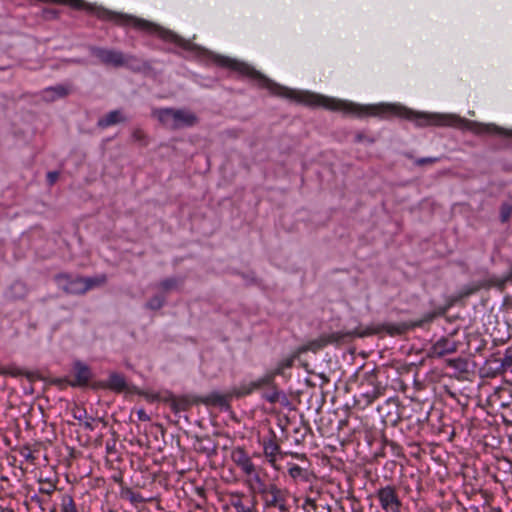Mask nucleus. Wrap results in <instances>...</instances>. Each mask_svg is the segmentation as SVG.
<instances>
[{
	"label": "nucleus",
	"mask_w": 512,
	"mask_h": 512,
	"mask_svg": "<svg viewBox=\"0 0 512 512\" xmlns=\"http://www.w3.org/2000/svg\"><path fill=\"white\" fill-rule=\"evenodd\" d=\"M475 290L476 289H470V290L466 291L463 295L468 296V295L472 294Z\"/></svg>",
	"instance_id": "nucleus-46"
},
{
	"label": "nucleus",
	"mask_w": 512,
	"mask_h": 512,
	"mask_svg": "<svg viewBox=\"0 0 512 512\" xmlns=\"http://www.w3.org/2000/svg\"><path fill=\"white\" fill-rule=\"evenodd\" d=\"M108 387L117 392L123 391L126 388L125 378L116 373L111 374L108 379Z\"/></svg>",
	"instance_id": "nucleus-27"
},
{
	"label": "nucleus",
	"mask_w": 512,
	"mask_h": 512,
	"mask_svg": "<svg viewBox=\"0 0 512 512\" xmlns=\"http://www.w3.org/2000/svg\"><path fill=\"white\" fill-rule=\"evenodd\" d=\"M85 426H86V427H88V428H90V429H92L91 424H90V423H88V422H86V423H85Z\"/></svg>",
	"instance_id": "nucleus-49"
},
{
	"label": "nucleus",
	"mask_w": 512,
	"mask_h": 512,
	"mask_svg": "<svg viewBox=\"0 0 512 512\" xmlns=\"http://www.w3.org/2000/svg\"><path fill=\"white\" fill-rule=\"evenodd\" d=\"M273 382H274L273 375H270L269 372H268V373H266L265 375H263L262 377H260V378H258L256 380H253V381H250V382H247V383H243L239 387L238 395H241V396L249 395V394L253 393L256 390H259V389L264 388L266 386L272 385Z\"/></svg>",
	"instance_id": "nucleus-14"
},
{
	"label": "nucleus",
	"mask_w": 512,
	"mask_h": 512,
	"mask_svg": "<svg viewBox=\"0 0 512 512\" xmlns=\"http://www.w3.org/2000/svg\"><path fill=\"white\" fill-rule=\"evenodd\" d=\"M268 388L262 395V397L269 403L275 404L281 402V399L286 400L285 394L277 388L275 381L272 385L266 386Z\"/></svg>",
	"instance_id": "nucleus-25"
},
{
	"label": "nucleus",
	"mask_w": 512,
	"mask_h": 512,
	"mask_svg": "<svg viewBox=\"0 0 512 512\" xmlns=\"http://www.w3.org/2000/svg\"><path fill=\"white\" fill-rule=\"evenodd\" d=\"M511 216H512V203H510V202L502 203V205L500 207L501 222H503V223L507 222Z\"/></svg>",
	"instance_id": "nucleus-32"
},
{
	"label": "nucleus",
	"mask_w": 512,
	"mask_h": 512,
	"mask_svg": "<svg viewBox=\"0 0 512 512\" xmlns=\"http://www.w3.org/2000/svg\"><path fill=\"white\" fill-rule=\"evenodd\" d=\"M469 129L477 134H503L506 136H510V133L505 132L502 128L497 127L494 124H480L476 122H469Z\"/></svg>",
	"instance_id": "nucleus-19"
},
{
	"label": "nucleus",
	"mask_w": 512,
	"mask_h": 512,
	"mask_svg": "<svg viewBox=\"0 0 512 512\" xmlns=\"http://www.w3.org/2000/svg\"><path fill=\"white\" fill-rule=\"evenodd\" d=\"M232 460L245 476L253 474L256 470V466L250 456L241 448H237L232 452Z\"/></svg>",
	"instance_id": "nucleus-13"
},
{
	"label": "nucleus",
	"mask_w": 512,
	"mask_h": 512,
	"mask_svg": "<svg viewBox=\"0 0 512 512\" xmlns=\"http://www.w3.org/2000/svg\"><path fill=\"white\" fill-rule=\"evenodd\" d=\"M273 512H279V510H274Z\"/></svg>",
	"instance_id": "nucleus-50"
},
{
	"label": "nucleus",
	"mask_w": 512,
	"mask_h": 512,
	"mask_svg": "<svg viewBox=\"0 0 512 512\" xmlns=\"http://www.w3.org/2000/svg\"><path fill=\"white\" fill-rule=\"evenodd\" d=\"M113 480L121 485V495L124 497L125 495H128V490H125L123 488V473L119 472L118 474H114L112 476Z\"/></svg>",
	"instance_id": "nucleus-36"
},
{
	"label": "nucleus",
	"mask_w": 512,
	"mask_h": 512,
	"mask_svg": "<svg viewBox=\"0 0 512 512\" xmlns=\"http://www.w3.org/2000/svg\"><path fill=\"white\" fill-rule=\"evenodd\" d=\"M446 365L458 374H465L469 371V363L467 359L462 357L447 359Z\"/></svg>",
	"instance_id": "nucleus-26"
},
{
	"label": "nucleus",
	"mask_w": 512,
	"mask_h": 512,
	"mask_svg": "<svg viewBox=\"0 0 512 512\" xmlns=\"http://www.w3.org/2000/svg\"><path fill=\"white\" fill-rule=\"evenodd\" d=\"M227 504L235 512H254L256 500L242 491H230L227 493Z\"/></svg>",
	"instance_id": "nucleus-8"
},
{
	"label": "nucleus",
	"mask_w": 512,
	"mask_h": 512,
	"mask_svg": "<svg viewBox=\"0 0 512 512\" xmlns=\"http://www.w3.org/2000/svg\"><path fill=\"white\" fill-rule=\"evenodd\" d=\"M175 286H176L175 280L168 279V280H165L160 283L159 289L161 291H168V290H171L172 288H174Z\"/></svg>",
	"instance_id": "nucleus-35"
},
{
	"label": "nucleus",
	"mask_w": 512,
	"mask_h": 512,
	"mask_svg": "<svg viewBox=\"0 0 512 512\" xmlns=\"http://www.w3.org/2000/svg\"><path fill=\"white\" fill-rule=\"evenodd\" d=\"M69 89L64 85L48 87L43 91V98L47 101H54L58 98L68 95Z\"/></svg>",
	"instance_id": "nucleus-24"
},
{
	"label": "nucleus",
	"mask_w": 512,
	"mask_h": 512,
	"mask_svg": "<svg viewBox=\"0 0 512 512\" xmlns=\"http://www.w3.org/2000/svg\"><path fill=\"white\" fill-rule=\"evenodd\" d=\"M384 388L375 382L374 376H369L366 382L360 384V392L355 395V404L362 410L371 405L383 394Z\"/></svg>",
	"instance_id": "nucleus-6"
},
{
	"label": "nucleus",
	"mask_w": 512,
	"mask_h": 512,
	"mask_svg": "<svg viewBox=\"0 0 512 512\" xmlns=\"http://www.w3.org/2000/svg\"><path fill=\"white\" fill-rule=\"evenodd\" d=\"M31 500H32L33 502H36V503L40 504V505L42 504V500H41V498H40L39 496H37V495L32 496V497H31Z\"/></svg>",
	"instance_id": "nucleus-44"
},
{
	"label": "nucleus",
	"mask_w": 512,
	"mask_h": 512,
	"mask_svg": "<svg viewBox=\"0 0 512 512\" xmlns=\"http://www.w3.org/2000/svg\"><path fill=\"white\" fill-rule=\"evenodd\" d=\"M437 159L436 158H420L416 161V164L418 165H424V164H427V163H433L435 162Z\"/></svg>",
	"instance_id": "nucleus-41"
},
{
	"label": "nucleus",
	"mask_w": 512,
	"mask_h": 512,
	"mask_svg": "<svg viewBox=\"0 0 512 512\" xmlns=\"http://www.w3.org/2000/svg\"><path fill=\"white\" fill-rule=\"evenodd\" d=\"M375 497L384 512H401L402 501L394 485L378 488Z\"/></svg>",
	"instance_id": "nucleus-7"
},
{
	"label": "nucleus",
	"mask_w": 512,
	"mask_h": 512,
	"mask_svg": "<svg viewBox=\"0 0 512 512\" xmlns=\"http://www.w3.org/2000/svg\"><path fill=\"white\" fill-rule=\"evenodd\" d=\"M292 455H293L294 457H296V458L306 460V456H305L304 454H301V455H300V454H298V453H294V454H292Z\"/></svg>",
	"instance_id": "nucleus-45"
},
{
	"label": "nucleus",
	"mask_w": 512,
	"mask_h": 512,
	"mask_svg": "<svg viewBox=\"0 0 512 512\" xmlns=\"http://www.w3.org/2000/svg\"><path fill=\"white\" fill-rule=\"evenodd\" d=\"M245 485L248 487L249 491L253 494H259L260 497L268 490L272 483H266L257 470L253 472V474H249L246 476Z\"/></svg>",
	"instance_id": "nucleus-15"
},
{
	"label": "nucleus",
	"mask_w": 512,
	"mask_h": 512,
	"mask_svg": "<svg viewBox=\"0 0 512 512\" xmlns=\"http://www.w3.org/2000/svg\"><path fill=\"white\" fill-rule=\"evenodd\" d=\"M61 512H77L74 500L71 496H63L61 503Z\"/></svg>",
	"instance_id": "nucleus-31"
},
{
	"label": "nucleus",
	"mask_w": 512,
	"mask_h": 512,
	"mask_svg": "<svg viewBox=\"0 0 512 512\" xmlns=\"http://www.w3.org/2000/svg\"><path fill=\"white\" fill-rule=\"evenodd\" d=\"M504 326L509 327L510 323L508 321L502 322Z\"/></svg>",
	"instance_id": "nucleus-48"
},
{
	"label": "nucleus",
	"mask_w": 512,
	"mask_h": 512,
	"mask_svg": "<svg viewBox=\"0 0 512 512\" xmlns=\"http://www.w3.org/2000/svg\"><path fill=\"white\" fill-rule=\"evenodd\" d=\"M289 492L271 484L268 490L261 496L263 512H290L288 504Z\"/></svg>",
	"instance_id": "nucleus-4"
},
{
	"label": "nucleus",
	"mask_w": 512,
	"mask_h": 512,
	"mask_svg": "<svg viewBox=\"0 0 512 512\" xmlns=\"http://www.w3.org/2000/svg\"><path fill=\"white\" fill-rule=\"evenodd\" d=\"M314 512H331V509L329 506H320L318 504H314Z\"/></svg>",
	"instance_id": "nucleus-40"
},
{
	"label": "nucleus",
	"mask_w": 512,
	"mask_h": 512,
	"mask_svg": "<svg viewBox=\"0 0 512 512\" xmlns=\"http://www.w3.org/2000/svg\"><path fill=\"white\" fill-rule=\"evenodd\" d=\"M163 301H164V298L163 296H156L155 298L151 299L149 302H148V306L151 308V309H159L162 304H163Z\"/></svg>",
	"instance_id": "nucleus-34"
},
{
	"label": "nucleus",
	"mask_w": 512,
	"mask_h": 512,
	"mask_svg": "<svg viewBox=\"0 0 512 512\" xmlns=\"http://www.w3.org/2000/svg\"><path fill=\"white\" fill-rule=\"evenodd\" d=\"M1 512H14V510L11 508H5V509H2Z\"/></svg>",
	"instance_id": "nucleus-47"
},
{
	"label": "nucleus",
	"mask_w": 512,
	"mask_h": 512,
	"mask_svg": "<svg viewBox=\"0 0 512 512\" xmlns=\"http://www.w3.org/2000/svg\"><path fill=\"white\" fill-rule=\"evenodd\" d=\"M219 64L255 79L261 87L266 88L273 95L291 99L297 103L313 108L323 107L331 111L342 112L345 115H354L357 117L376 116L380 118H390L397 116L411 120L419 127L458 126L462 122V119L455 115L414 112L397 104L380 103L374 105H360L351 101L327 97L309 91L293 90L272 82L257 73L247 64L228 58L220 59Z\"/></svg>",
	"instance_id": "nucleus-1"
},
{
	"label": "nucleus",
	"mask_w": 512,
	"mask_h": 512,
	"mask_svg": "<svg viewBox=\"0 0 512 512\" xmlns=\"http://www.w3.org/2000/svg\"><path fill=\"white\" fill-rule=\"evenodd\" d=\"M106 276L100 274L94 277H79L68 274L57 277L58 285L67 293L84 294L87 291L100 287L106 283Z\"/></svg>",
	"instance_id": "nucleus-3"
},
{
	"label": "nucleus",
	"mask_w": 512,
	"mask_h": 512,
	"mask_svg": "<svg viewBox=\"0 0 512 512\" xmlns=\"http://www.w3.org/2000/svg\"><path fill=\"white\" fill-rule=\"evenodd\" d=\"M137 415H138L139 420H141V421H149L150 420L149 415L143 409H139L137 411Z\"/></svg>",
	"instance_id": "nucleus-39"
},
{
	"label": "nucleus",
	"mask_w": 512,
	"mask_h": 512,
	"mask_svg": "<svg viewBox=\"0 0 512 512\" xmlns=\"http://www.w3.org/2000/svg\"><path fill=\"white\" fill-rule=\"evenodd\" d=\"M494 374L512 373V346L505 349L502 357L487 361Z\"/></svg>",
	"instance_id": "nucleus-12"
},
{
	"label": "nucleus",
	"mask_w": 512,
	"mask_h": 512,
	"mask_svg": "<svg viewBox=\"0 0 512 512\" xmlns=\"http://www.w3.org/2000/svg\"><path fill=\"white\" fill-rule=\"evenodd\" d=\"M39 482L41 485H40L38 491L41 494L50 496L56 490V484L49 480H40Z\"/></svg>",
	"instance_id": "nucleus-30"
},
{
	"label": "nucleus",
	"mask_w": 512,
	"mask_h": 512,
	"mask_svg": "<svg viewBox=\"0 0 512 512\" xmlns=\"http://www.w3.org/2000/svg\"><path fill=\"white\" fill-rule=\"evenodd\" d=\"M421 323L422 322H381L377 323V325L371 328L369 332H360L357 329H337L330 332H323L318 338L309 341L305 345V350L316 352L328 345L344 344L351 341L356 336L363 337L369 333L385 332L387 335L392 337L402 336L416 324Z\"/></svg>",
	"instance_id": "nucleus-2"
},
{
	"label": "nucleus",
	"mask_w": 512,
	"mask_h": 512,
	"mask_svg": "<svg viewBox=\"0 0 512 512\" xmlns=\"http://www.w3.org/2000/svg\"><path fill=\"white\" fill-rule=\"evenodd\" d=\"M279 451H280V446L274 439L268 438V439L263 440L264 455L268 459V462L272 466H275L276 457H277Z\"/></svg>",
	"instance_id": "nucleus-20"
},
{
	"label": "nucleus",
	"mask_w": 512,
	"mask_h": 512,
	"mask_svg": "<svg viewBox=\"0 0 512 512\" xmlns=\"http://www.w3.org/2000/svg\"><path fill=\"white\" fill-rule=\"evenodd\" d=\"M73 371L75 379L70 382L71 386H85L88 384L91 378V371L87 365L77 361L74 363Z\"/></svg>",
	"instance_id": "nucleus-16"
},
{
	"label": "nucleus",
	"mask_w": 512,
	"mask_h": 512,
	"mask_svg": "<svg viewBox=\"0 0 512 512\" xmlns=\"http://www.w3.org/2000/svg\"><path fill=\"white\" fill-rule=\"evenodd\" d=\"M86 411L85 410H80V409H77L75 412H74V418L75 419H78V420H82L83 417L86 416Z\"/></svg>",
	"instance_id": "nucleus-43"
},
{
	"label": "nucleus",
	"mask_w": 512,
	"mask_h": 512,
	"mask_svg": "<svg viewBox=\"0 0 512 512\" xmlns=\"http://www.w3.org/2000/svg\"><path fill=\"white\" fill-rule=\"evenodd\" d=\"M211 398L213 399L214 403H217L219 405H223L225 403V398L222 395L213 394L211 395Z\"/></svg>",
	"instance_id": "nucleus-38"
},
{
	"label": "nucleus",
	"mask_w": 512,
	"mask_h": 512,
	"mask_svg": "<svg viewBox=\"0 0 512 512\" xmlns=\"http://www.w3.org/2000/svg\"><path fill=\"white\" fill-rule=\"evenodd\" d=\"M129 21H130V27H134V28H137L140 30H145L149 33L157 34L161 38H163L164 40H167V41H171V42L176 41V36L173 33L169 32V31H164L163 29L157 27L156 25H154L150 22L141 20V19L136 18L131 15H130Z\"/></svg>",
	"instance_id": "nucleus-10"
},
{
	"label": "nucleus",
	"mask_w": 512,
	"mask_h": 512,
	"mask_svg": "<svg viewBox=\"0 0 512 512\" xmlns=\"http://www.w3.org/2000/svg\"><path fill=\"white\" fill-rule=\"evenodd\" d=\"M294 363V357H287L283 360H281L275 369L271 372H269L270 375H273V379L275 380V377L277 375H282L284 373L285 369L291 368Z\"/></svg>",
	"instance_id": "nucleus-28"
},
{
	"label": "nucleus",
	"mask_w": 512,
	"mask_h": 512,
	"mask_svg": "<svg viewBox=\"0 0 512 512\" xmlns=\"http://www.w3.org/2000/svg\"><path fill=\"white\" fill-rule=\"evenodd\" d=\"M165 401L169 404L171 410L175 414H178L182 411H186L190 406L189 400H187L184 397H177L172 394L169 395Z\"/></svg>",
	"instance_id": "nucleus-22"
},
{
	"label": "nucleus",
	"mask_w": 512,
	"mask_h": 512,
	"mask_svg": "<svg viewBox=\"0 0 512 512\" xmlns=\"http://www.w3.org/2000/svg\"><path fill=\"white\" fill-rule=\"evenodd\" d=\"M129 499H130V502L134 503V502H141L143 501V498L140 497L138 494L132 492L130 490V496H129Z\"/></svg>",
	"instance_id": "nucleus-42"
},
{
	"label": "nucleus",
	"mask_w": 512,
	"mask_h": 512,
	"mask_svg": "<svg viewBox=\"0 0 512 512\" xmlns=\"http://www.w3.org/2000/svg\"><path fill=\"white\" fill-rule=\"evenodd\" d=\"M90 52L106 66L119 67L124 64V55L118 51L100 47H91Z\"/></svg>",
	"instance_id": "nucleus-9"
},
{
	"label": "nucleus",
	"mask_w": 512,
	"mask_h": 512,
	"mask_svg": "<svg viewBox=\"0 0 512 512\" xmlns=\"http://www.w3.org/2000/svg\"><path fill=\"white\" fill-rule=\"evenodd\" d=\"M123 120H124V116H123L122 112L119 110H114V111H110L104 117L100 118L98 120L97 125L100 128L104 129L109 126L115 125Z\"/></svg>",
	"instance_id": "nucleus-23"
},
{
	"label": "nucleus",
	"mask_w": 512,
	"mask_h": 512,
	"mask_svg": "<svg viewBox=\"0 0 512 512\" xmlns=\"http://www.w3.org/2000/svg\"><path fill=\"white\" fill-rule=\"evenodd\" d=\"M288 475L295 483H309L312 473L308 468H304L295 463H288Z\"/></svg>",
	"instance_id": "nucleus-18"
},
{
	"label": "nucleus",
	"mask_w": 512,
	"mask_h": 512,
	"mask_svg": "<svg viewBox=\"0 0 512 512\" xmlns=\"http://www.w3.org/2000/svg\"><path fill=\"white\" fill-rule=\"evenodd\" d=\"M154 116L161 122L165 127L170 129H177L176 115L177 109L164 108L157 109L153 112Z\"/></svg>",
	"instance_id": "nucleus-17"
},
{
	"label": "nucleus",
	"mask_w": 512,
	"mask_h": 512,
	"mask_svg": "<svg viewBox=\"0 0 512 512\" xmlns=\"http://www.w3.org/2000/svg\"><path fill=\"white\" fill-rule=\"evenodd\" d=\"M176 116L177 129L191 127L198 121L196 115L188 110L177 109Z\"/></svg>",
	"instance_id": "nucleus-21"
},
{
	"label": "nucleus",
	"mask_w": 512,
	"mask_h": 512,
	"mask_svg": "<svg viewBox=\"0 0 512 512\" xmlns=\"http://www.w3.org/2000/svg\"><path fill=\"white\" fill-rule=\"evenodd\" d=\"M63 3L76 10H85L90 15H93L103 21H111L115 23L125 22V18L122 15L109 11L102 6L87 3L84 0H63Z\"/></svg>",
	"instance_id": "nucleus-5"
},
{
	"label": "nucleus",
	"mask_w": 512,
	"mask_h": 512,
	"mask_svg": "<svg viewBox=\"0 0 512 512\" xmlns=\"http://www.w3.org/2000/svg\"><path fill=\"white\" fill-rule=\"evenodd\" d=\"M58 177H59L58 172H56V171L48 172L47 173V181H48L49 185H53L58 180Z\"/></svg>",
	"instance_id": "nucleus-37"
},
{
	"label": "nucleus",
	"mask_w": 512,
	"mask_h": 512,
	"mask_svg": "<svg viewBox=\"0 0 512 512\" xmlns=\"http://www.w3.org/2000/svg\"><path fill=\"white\" fill-rule=\"evenodd\" d=\"M500 407L502 409L501 417H502L504 423L512 425V407H511V402L501 400Z\"/></svg>",
	"instance_id": "nucleus-29"
},
{
	"label": "nucleus",
	"mask_w": 512,
	"mask_h": 512,
	"mask_svg": "<svg viewBox=\"0 0 512 512\" xmlns=\"http://www.w3.org/2000/svg\"><path fill=\"white\" fill-rule=\"evenodd\" d=\"M498 397L500 400L509 401L512 404V386L502 388L498 393Z\"/></svg>",
	"instance_id": "nucleus-33"
},
{
	"label": "nucleus",
	"mask_w": 512,
	"mask_h": 512,
	"mask_svg": "<svg viewBox=\"0 0 512 512\" xmlns=\"http://www.w3.org/2000/svg\"><path fill=\"white\" fill-rule=\"evenodd\" d=\"M458 348V343L451 337H441L438 339L430 349L432 357H443L455 353Z\"/></svg>",
	"instance_id": "nucleus-11"
}]
</instances>
